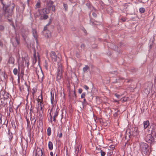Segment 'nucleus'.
<instances>
[{
  "mask_svg": "<svg viewBox=\"0 0 156 156\" xmlns=\"http://www.w3.org/2000/svg\"><path fill=\"white\" fill-rule=\"evenodd\" d=\"M82 92V90L81 89H79V93L80 94Z\"/></svg>",
  "mask_w": 156,
  "mask_h": 156,
  "instance_id": "nucleus-46",
  "label": "nucleus"
},
{
  "mask_svg": "<svg viewBox=\"0 0 156 156\" xmlns=\"http://www.w3.org/2000/svg\"><path fill=\"white\" fill-rule=\"evenodd\" d=\"M51 130L50 127H48L47 129V134L48 136H50L51 134Z\"/></svg>",
  "mask_w": 156,
  "mask_h": 156,
  "instance_id": "nucleus-29",
  "label": "nucleus"
},
{
  "mask_svg": "<svg viewBox=\"0 0 156 156\" xmlns=\"http://www.w3.org/2000/svg\"><path fill=\"white\" fill-rule=\"evenodd\" d=\"M13 73L15 75H16L17 73H18V76L19 77V75L20 74V72L17 70V69H14L13 71Z\"/></svg>",
  "mask_w": 156,
  "mask_h": 156,
  "instance_id": "nucleus-28",
  "label": "nucleus"
},
{
  "mask_svg": "<svg viewBox=\"0 0 156 156\" xmlns=\"http://www.w3.org/2000/svg\"><path fill=\"white\" fill-rule=\"evenodd\" d=\"M62 69H59L58 71V74L57 76L56 80L59 83H60L61 81L62 74Z\"/></svg>",
  "mask_w": 156,
  "mask_h": 156,
  "instance_id": "nucleus-6",
  "label": "nucleus"
},
{
  "mask_svg": "<svg viewBox=\"0 0 156 156\" xmlns=\"http://www.w3.org/2000/svg\"><path fill=\"white\" fill-rule=\"evenodd\" d=\"M29 65V62L27 59L26 60L25 58H22V62L19 63L20 67L21 68H28Z\"/></svg>",
  "mask_w": 156,
  "mask_h": 156,
  "instance_id": "nucleus-3",
  "label": "nucleus"
},
{
  "mask_svg": "<svg viewBox=\"0 0 156 156\" xmlns=\"http://www.w3.org/2000/svg\"><path fill=\"white\" fill-rule=\"evenodd\" d=\"M16 41L17 45H18L20 43V41L17 38H16Z\"/></svg>",
  "mask_w": 156,
  "mask_h": 156,
  "instance_id": "nucleus-41",
  "label": "nucleus"
},
{
  "mask_svg": "<svg viewBox=\"0 0 156 156\" xmlns=\"http://www.w3.org/2000/svg\"><path fill=\"white\" fill-rule=\"evenodd\" d=\"M4 29V27L2 25H0V30L3 31Z\"/></svg>",
  "mask_w": 156,
  "mask_h": 156,
  "instance_id": "nucleus-36",
  "label": "nucleus"
},
{
  "mask_svg": "<svg viewBox=\"0 0 156 156\" xmlns=\"http://www.w3.org/2000/svg\"><path fill=\"white\" fill-rule=\"evenodd\" d=\"M22 36H23V37L24 38H25V36H24V35H22Z\"/></svg>",
  "mask_w": 156,
  "mask_h": 156,
  "instance_id": "nucleus-58",
  "label": "nucleus"
},
{
  "mask_svg": "<svg viewBox=\"0 0 156 156\" xmlns=\"http://www.w3.org/2000/svg\"><path fill=\"white\" fill-rule=\"evenodd\" d=\"M48 13H45V14H42L38 15L36 13L35 14V16L39 17L40 16V19L41 20H46L48 18Z\"/></svg>",
  "mask_w": 156,
  "mask_h": 156,
  "instance_id": "nucleus-5",
  "label": "nucleus"
},
{
  "mask_svg": "<svg viewBox=\"0 0 156 156\" xmlns=\"http://www.w3.org/2000/svg\"><path fill=\"white\" fill-rule=\"evenodd\" d=\"M42 104V102H41L40 103V112H41L42 111H43H43H44V108H43V107L42 106H41V104Z\"/></svg>",
  "mask_w": 156,
  "mask_h": 156,
  "instance_id": "nucleus-38",
  "label": "nucleus"
},
{
  "mask_svg": "<svg viewBox=\"0 0 156 156\" xmlns=\"http://www.w3.org/2000/svg\"><path fill=\"white\" fill-rule=\"evenodd\" d=\"M57 156V154H56V156Z\"/></svg>",
  "mask_w": 156,
  "mask_h": 156,
  "instance_id": "nucleus-62",
  "label": "nucleus"
},
{
  "mask_svg": "<svg viewBox=\"0 0 156 156\" xmlns=\"http://www.w3.org/2000/svg\"><path fill=\"white\" fill-rule=\"evenodd\" d=\"M36 73L38 78L39 77L42 78L44 76V74L42 69H37Z\"/></svg>",
  "mask_w": 156,
  "mask_h": 156,
  "instance_id": "nucleus-8",
  "label": "nucleus"
},
{
  "mask_svg": "<svg viewBox=\"0 0 156 156\" xmlns=\"http://www.w3.org/2000/svg\"><path fill=\"white\" fill-rule=\"evenodd\" d=\"M2 0H0V1L1 2L2 4H3V2H2Z\"/></svg>",
  "mask_w": 156,
  "mask_h": 156,
  "instance_id": "nucleus-56",
  "label": "nucleus"
},
{
  "mask_svg": "<svg viewBox=\"0 0 156 156\" xmlns=\"http://www.w3.org/2000/svg\"><path fill=\"white\" fill-rule=\"evenodd\" d=\"M140 11L142 13H143L145 12V9L143 8H141L140 9Z\"/></svg>",
  "mask_w": 156,
  "mask_h": 156,
  "instance_id": "nucleus-32",
  "label": "nucleus"
},
{
  "mask_svg": "<svg viewBox=\"0 0 156 156\" xmlns=\"http://www.w3.org/2000/svg\"><path fill=\"white\" fill-rule=\"evenodd\" d=\"M34 62L35 61V62H36L37 60L39 59V56L38 55L37 56H36L35 51H34Z\"/></svg>",
  "mask_w": 156,
  "mask_h": 156,
  "instance_id": "nucleus-21",
  "label": "nucleus"
},
{
  "mask_svg": "<svg viewBox=\"0 0 156 156\" xmlns=\"http://www.w3.org/2000/svg\"><path fill=\"white\" fill-rule=\"evenodd\" d=\"M33 91V94H34V93H35L36 92V89L35 88H33L32 90Z\"/></svg>",
  "mask_w": 156,
  "mask_h": 156,
  "instance_id": "nucleus-49",
  "label": "nucleus"
},
{
  "mask_svg": "<svg viewBox=\"0 0 156 156\" xmlns=\"http://www.w3.org/2000/svg\"><path fill=\"white\" fill-rule=\"evenodd\" d=\"M19 85L21 91L23 92L25 90H28L27 85L24 81H21L20 83H19Z\"/></svg>",
  "mask_w": 156,
  "mask_h": 156,
  "instance_id": "nucleus-4",
  "label": "nucleus"
},
{
  "mask_svg": "<svg viewBox=\"0 0 156 156\" xmlns=\"http://www.w3.org/2000/svg\"><path fill=\"white\" fill-rule=\"evenodd\" d=\"M24 75V70L23 69H22L21 70L20 72V76H23Z\"/></svg>",
  "mask_w": 156,
  "mask_h": 156,
  "instance_id": "nucleus-39",
  "label": "nucleus"
},
{
  "mask_svg": "<svg viewBox=\"0 0 156 156\" xmlns=\"http://www.w3.org/2000/svg\"><path fill=\"white\" fill-rule=\"evenodd\" d=\"M55 62V67L58 68H62V66L61 62H57V61L56 62Z\"/></svg>",
  "mask_w": 156,
  "mask_h": 156,
  "instance_id": "nucleus-16",
  "label": "nucleus"
},
{
  "mask_svg": "<svg viewBox=\"0 0 156 156\" xmlns=\"http://www.w3.org/2000/svg\"><path fill=\"white\" fill-rule=\"evenodd\" d=\"M68 91L69 93V96H71V92H70V90L69 89H68Z\"/></svg>",
  "mask_w": 156,
  "mask_h": 156,
  "instance_id": "nucleus-50",
  "label": "nucleus"
},
{
  "mask_svg": "<svg viewBox=\"0 0 156 156\" xmlns=\"http://www.w3.org/2000/svg\"><path fill=\"white\" fill-rule=\"evenodd\" d=\"M14 58L12 57H10L9 58V59L8 61L9 63L10 64H13L14 63Z\"/></svg>",
  "mask_w": 156,
  "mask_h": 156,
  "instance_id": "nucleus-23",
  "label": "nucleus"
},
{
  "mask_svg": "<svg viewBox=\"0 0 156 156\" xmlns=\"http://www.w3.org/2000/svg\"><path fill=\"white\" fill-rule=\"evenodd\" d=\"M97 46L96 45H95V46H92V47L93 48H95L97 47Z\"/></svg>",
  "mask_w": 156,
  "mask_h": 156,
  "instance_id": "nucleus-54",
  "label": "nucleus"
},
{
  "mask_svg": "<svg viewBox=\"0 0 156 156\" xmlns=\"http://www.w3.org/2000/svg\"><path fill=\"white\" fill-rule=\"evenodd\" d=\"M115 148V145H111L109 147V149L112 150Z\"/></svg>",
  "mask_w": 156,
  "mask_h": 156,
  "instance_id": "nucleus-31",
  "label": "nucleus"
},
{
  "mask_svg": "<svg viewBox=\"0 0 156 156\" xmlns=\"http://www.w3.org/2000/svg\"><path fill=\"white\" fill-rule=\"evenodd\" d=\"M140 149L142 152L146 155H148L149 153L148 145L145 143L141 142L140 144Z\"/></svg>",
  "mask_w": 156,
  "mask_h": 156,
  "instance_id": "nucleus-1",
  "label": "nucleus"
},
{
  "mask_svg": "<svg viewBox=\"0 0 156 156\" xmlns=\"http://www.w3.org/2000/svg\"><path fill=\"white\" fill-rule=\"evenodd\" d=\"M0 46L1 47H2L3 46V44L2 42H0Z\"/></svg>",
  "mask_w": 156,
  "mask_h": 156,
  "instance_id": "nucleus-53",
  "label": "nucleus"
},
{
  "mask_svg": "<svg viewBox=\"0 0 156 156\" xmlns=\"http://www.w3.org/2000/svg\"><path fill=\"white\" fill-rule=\"evenodd\" d=\"M7 99V98L5 99V98H1L0 99V101H1V104L2 105H5V104L7 103V101L6 100Z\"/></svg>",
  "mask_w": 156,
  "mask_h": 156,
  "instance_id": "nucleus-15",
  "label": "nucleus"
},
{
  "mask_svg": "<svg viewBox=\"0 0 156 156\" xmlns=\"http://www.w3.org/2000/svg\"><path fill=\"white\" fill-rule=\"evenodd\" d=\"M48 146L49 149L50 150H52L53 148V145L51 141H49L48 143Z\"/></svg>",
  "mask_w": 156,
  "mask_h": 156,
  "instance_id": "nucleus-25",
  "label": "nucleus"
},
{
  "mask_svg": "<svg viewBox=\"0 0 156 156\" xmlns=\"http://www.w3.org/2000/svg\"><path fill=\"white\" fill-rule=\"evenodd\" d=\"M128 98L127 97H124L123 98V101H126L127 100Z\"/></svg>",
  "mask_w": 156,
  "mask_h": 156,
  "instance_id": "nucleus-42",
  "label": "nucleus"
},
{
  "mask_svg": "<svg viewBox=\"0 0 156 156\" xmlns=\"http://www.w3.org/2000/svg\"><path fill=\"white\" fill-rule=\"evenodd\" d=\"M38 111L39 112V119H42L43 117V111L40 112V110Z\"/></svg>",
  "mask_w": 156,
  "mask_h": 156,
  "instance_id": "nucleus-24",
  "label": "nucleus"
},
{
  "mask_svg": "<svg viewBox=\"0 0 156 156\" xmlns=\"http://www.w3.org/2000/svg\"><path fill=\"white\" fill-rule=\"evenodd\" d=\"M81 47H83L84 48V44H82V45H81Z\"/></svg>",
  "mask_w": 156,
  "mask_h": 156,
  "instance_id": "nucleus-55",
  "label": "nucleus"
},
{
  "mask_svg": "<svg viewBox=\"0 0 156 156\" xmlns=\"http://www.w3.org/2000/svg\"><path fill=\"white\" fill-rule=\"evenodd\" d=\"M42 150L40 148H37L36 150L35 156H42Z\"/></svg>",
  "mask_w": 156,
  "mask_h": 156,
  "instance_id": "nucleus-10",
  "label": "nucleus"
},
{
  "mask_svg": "<svg viewBox=\"0 0 156 156\" xmlns=\"http://www.w3.org/2000/svg\"><path fill=\"white\" fill-rule=\"evenodd\" d=\"M58 136L59 138H61L62 136V133L61 132H60L59 134H58Z\"/></svg>",
  "mask_w": 156,
  "mask_h": 156,
  "instance_id": "nucleus-44",
  "label": "nucleus"
},
{
  "mask_svg": "<svg viewBox=\"0 0 156 156\" xmlns=\"http://www.w3.org/2000/svg\"><path fill=\"white\" fill-rule=\"evenodd\" d=\"M152 132H154V133H156V124H153L151 126Z\"/></svg>",
  "mask_w": 156,
  "mask_h": 156,
  "instance_id": "nucleus-22",
  "label": "nucleus"
},
{
  "mask_svg": "<svg viewBox=\"0 0 156 156\" xmlns=\"http://www.w3.org/2000/svg\"><path fill=\"white\" fill-rule=\"evenodd\" d=\"M55 5H53L51 6L50 10H51L52 11L54 12L55 11Z\"/></svg>",
  "mask_w": 156,
  "mask_h": 156,
  "instance_id": "nucleus-33",
  "label": "nucleus"
},
{
  "mask_svg": "<svg viewBox=\"0 0 156 156\" xmlns=\"http://www.w3.org/2000/svg\"><path fill=\"white\" fill-rule=\"evenodd\" d=\"M121 20H122V21L123 22H125L126 20V19L125 18H122Z\"/></svg>",
  "mask_w": 156,
  "mask_h": 156,
  "instance_id": "nucleus-48",
  "label": "nucleus"
},
{
  "mask_svg": "<svg viewBox=\"0 0 156 156\" xmlns=\"http://www.w3.org/2000/svg\"><path fill=\"white\" fill-rule=\"evenodd\" d=\"M133 131L132 133V135L134 136H137L138 134V131L137 128H135L133 129Z\"/></svg>",
  "mask_w": 156,
  "mask_h": 156,
  "instance_id": "nucleus-14",
  "label": "nucleus"
},
{
  "mask_svg": "<svg viewBox=\"0 0 156 156\" xmlns=\"http://www.w3.org/2000/svg\"><path fill=\"white\" fill-rule=\"evenodd\" d=\"M50 121L52 122V121H56L55 117L58 114V111L57 109L55 108H52L50 111Z\"/></svg>",
  "mask_w": 156,
  "mask_h": 156,
  "instance_id": "nucleus-2",
  "label": "nucleus"
},
{
  "mask_svg": "<svg viewBox=\"0 0 156 156\" xmlns=\"http://www.w3.org/2000/svg\"><path fill=\"white\" fill-rule=\"evenodd\" d=\"M53 99H54V98H52L51 97V102L52 103L53 102Z\"/></svg>",
  "mask_w": 156,
  "mask_h": 156,
  "instance_id": "nucleus-51",
  "label": "nucleus"
},
{
  "mask_svg": "<svg viewBox=\"0 0 156 156\" xmlns=\"http://www.w3.org/2000/svg\"><path fill=\"white\" fill-rule=\"evenodd\" d=\"M63 6L65 8V10L66 11H67L68 9V6L67 5L65 4H64Z\"/></svg>",
  "mask_w": 156,
  "mask_h": 156,
  "instance_id": "nucleus-37",
  "label": "nucleus"
},
{
  "mask_svg": "<svg viewBox=\"0 0 156 156\" xmlns=\"http://www.w3.org/2000/svg\"><path fill=\"white\" fill-rule=\"evenodd\" d=\"M74 95H75V92L74 93Z\"/></svg>",
  "mask_w": 156,
  "mask_h": 156,
  "instance_id": "nucleus-60",
  "label": "nucleus"
},
{
  "mask_svg": "<svg viewBox=\"0 0 156 156\" xmlns=\"http://www.w3.org/2000/svg\"><path fill=\"white\" fill-rule=\"evenodd\" d=\"M86 95V93H83L82 94L81 96V98H83V101H85V99L84 98L85 95Z\"/></svg>",
  "mask_w": 156,
  "mask_h": 156,
  "instance_id": "nucleus-30",
  "label": "nucleus"
},
{
  "mask_svg": "<svg viewBox=\"0 0 156 156\" xmlns=\"http://www.w3.org/2000/svg\"><path fill=\"white\" fill-rule=\"evenodd\" d=\"M53 2L52 1H50L48 2L47 4V7L48 10L49 11L51 10V6H53Z\"/></svg>",
  "mask_w": 156,
  "mask_h": 156,
  "instance_id": "nucleus-18",
  "label": "nucleus"
},
{
  "mask_svg": "<svg viewBox=\"0 0 156 156\" xmlns=\"http://www.w3.org/2000/svg\"><path fill=\"white\" fill-rule=\"evenodd\" d=\"M146 142L150 143L152 141V137L151 135H147L146 137Z\"/></svg>",
  "mask_w": 156,
  "mask_h": 156,
  "instance_id": "nucleus-13",
  "label": "nucleus"
},
{
  "mask_svg": "<svg viewBox=\"0 0 156 156\" xmlns=\"http://www.w3.org/2000/svg\"><path fill=\"white\" fill-rule=\"evenodd\" d=\"M83 88L86 90H88L89 89L88 87L86 85L84 86Z\"/></svg>",
  "mask_w": 156,
  "mask_h": 156,
  "instance_id": "nucleus-43",
  "label": "nucleus"
},
{
  "mask_svg": "<svg viewBox=\"0 0 156 156\" xmlns=\"http://www.w3.org/2000/svg\"><path fill=\"white\" fill-rule=\"evenodd\" d=\"M1 60V58H0V60Z\"/></svg>",
  "mask_w": 156,
  "mask_h": 156,
  "instance_id": "nucleus-61",
  "label": "nucleus"
},
{
  "mask_svg": "<svg viewBox=\"0 0 156 156\" xmlns=\"http://www.w3.org/2000/svg\"><path fill=\"white\" fill-rule=\"evenodd\" d=\"M92 15H93V16H94V17H96L97 15H96V14L94 13V12H93L92 13Z\"/></svg>",
  "mask_w": 156,
  "mask_h": 156,
  "instance_id": "nucleus-47",
  "label": "nucleus"
},
{
  "mask_svg": "<svg viewBox=\"0 0 156 156\" xmlns=\"http://www.w3.org/2000/svg\"><path fill=\"white\" fill-rule=\"evenodd\" d=\"M50 154L51 156H53V153L52 152H51L50 153Z\"/></svg>",
  "mask_w": 156,
  "mask_h": 156,
  "instance_id": "nucleus-52",
  "label": "nucleus"
},
{
  "mask_svg": "<svg viewBox=\"0 0 156 156\" xmlns=\"http://www.w3.org/2000/svg\"><path fill=\"white\" fill-rule=\"evenodd\" d=\"M149 125V122L148 121H146L144 122V129L147 128Z\"/></svg>",
  "mask_w": 156,
  "mask_h": 156,
  "instance_id": "nucleus-19",
  "label": "nucleus"
},
{
  "mask_svg": "<svg viewBox=\"0 0 156 156\" xmlns=\"http://www.w3.org/2000/svg\"><path fill=\"white\" fill-rule=\"evenodd\" d=\"M12 14V11L10 12H9L6 10L5 11V16L8 17V20L9 21H11V20L9 19V18H10V17L11 16Z\"/></svg>",
  "mask_w": 156,
  "mask_h": 156,
  "instance_id": "nucleus-11",
  "label": "nucleus"
},
{
  "mask_svg": "<svg viewBox=\"0 0 156 156\" xmlns=\"http://www.w3.org/2000/svg\"><path fill=\"white\" fill-rule=\"evenodd\" d=\"M51 22V19H50L48 23L47 24V25L44 27V30H43V32H44L45 31H48L47 30V25H49Z\"/></svg>",
  "mask_w": 156,
  "mask_h": 156,
  "instance_id": "nucleus-26",
  "label": "nucleus"
},
{
  "mask_svg": "<svg viewBox=\"0 0 156 156\" xmlns=\"http://www.w3.org/2000/svg\"><path fill=\"white\" fill-rule=\"evenodd\" d=\"M93 66H85L84 67H83V68H92Z\"/></svg>",
  "mask_w": 156,
  "mask_h": 156,
  "instance_id": "nucleus-40",
  "label": "nucleus"
},
{
  "mask_svg": "<svg viewBox=\"0 0 156 156\" xmlns=\"http://www.w3.org/2000/svg\"><path fill=\"white\" fill-rule=\"evenodd\" d=\"M50 56L52 60L55 62H56L57 60V57L54 51H52L50 54Z\"/></svg>",
  "mask_w": 156,
  "mask_h": 156,
  "instance_id": "nucleus-9",
  "label": "nucleus"
},
{
  "mask_svg": "<svg viewBox=\"0 0 156 156\" xmlns=\"http://www.w3.org/2000/svg\"><path fill=\"white\" fill-rule=\"evenodd\" d=\"M41 5V2L39 0L37 1L36 4L35 5V8H39Z\"/></svg>",
  "mask_w": 156,
  "mask_h": 156,
  "instance_id": "nucleus-27",
  "label": "nucleus"
},
{
  "mask_svg": "<svg viewBox=\"0 0 156 156\" xmlns=\"http://www.w3.org/2000/svg\"><path fill=\"white\" fill-rule=\"evenodd\" d=\"M45 68H47V65H45Z\"/></svg>",
  "mask_w": 156,
  "mask_h": 156,
  "instance_id": "nucleus-59",
  "label": "nucleus"
},
{
  "mask_svg": "<svg viewBox=\"0 0 156 156\" xmlns=\"http://www.w3.org/2000/svg\"><path fill=\"white\" fill-rule=\"evenodd\" d=\"M115 96L116 97L118 98H119V97H120V95H119V94H115Z\"/></svg>",
  "mask_w": 156,
  "mask_h": 156,
  "instance_id": "nucleus-45",
  "label": "nucleus"
},
{
  "mask_svg": "<svg viewBox=\"0 0 156 156\" xmlns=\"http://www.w3.org/2000/svg\"><path fill=\"white\" fill-rule=\"evenodd\" d=\"M84 32L85 34H86V30H84Z\"/></svg>",
  "mask_w": 156,
  "mask_h": 156,
  "instance_id": "nucleus-57",
  "label": "nucleus"
},
{
  "mask_svg": "<svg viewBox=\"0 0 156 156\" xmlns=\"http://www.w3.org/2000/svg\"><path fill=\"white\" fill-rule=\"evenodd\" d=\"M38 12L40 15L45 14V13H49V11L48 10L47 8H44L38 10Z\"/></svg>",
  "mask_w": 156,
  "mask_h": 156,
  "instance_id": "nucleus-7",
  "label": "nucleus"
},
{
  "mask_svg": "<svg viewBox=\"0 0 156 156\" xmlns=\"http://www.w3.org/2000/svg\"><path fill=\"white\" fill-rule=\"evenodd\" d=\"M12 107V106L10 105L9 107V110L10 112H13V109Z\"/></svg>",
  "mask_w": 156,
  "mask_h": 156,
  "instance_id": "nucleus-34",
  "label": "nucleus"
},
{
  "mask_svg": "<svg viewBox=\"0 0 156 156\" xmlns=\"http://www.w3.org/2000/svg\"><path fill=\"white\" fill-rule=\"evenodd\" d=\"M150 87H148L147 88H146L145 89L144 91L145 92V93L147 95L149 94L151 89V84Z\"/></svg>",
  "mask_w": 156,
  "mask_h": 156,
  "instance_id": "nucleus-20",
  "label": "nucleus"
},
{
  "mask_svg": "<svg viewBox=\"0 0 156 156\" xmlns=\"http://www.w3.org/2000/svg\"><path fill=\"white\" fill-rule=\"evenodd\" d=\"M33 35V36L34 37L37 43H38V40L37 39V32L36 30H32Z\"/></svg>",
  "mask_w": 156,
  "mask_h": 156,
  "instance_id": "nucleus-12",
  "label": "nucleus"
},
{
  "mask_svg": "<svg viewBox=\"0 0 156 156\" xmlns=\"http://www.w3.org/2000/svg\"><path fill=\"white\" fill-rule=\"evenodd\" d=\"M43 33L45 37L47 38H49L51 37L50 32L49 30L45 31Z\"/></svg>",
  "mask_w": 156,
  "mask_h": 156,
  "instance_id": "nucleus-17",
  "label": "nucleus"
},
{
  "mask_svg": "<svg viewBox=\"0 0 156 156\" xmlns=\"http://www.w3.org/2000/svg\"><path fill=\"white\" fill-rule=\"evenodd\" d=\"M100 152L101 156H105V155L106 153L104 151L101 150L100 151Z\"/></svg>",
  "mask_w": 156,
  "mask_h": 156,
  "instance_id": "nucleus-35",
  "label": "nucleus"
}]
</instances>
